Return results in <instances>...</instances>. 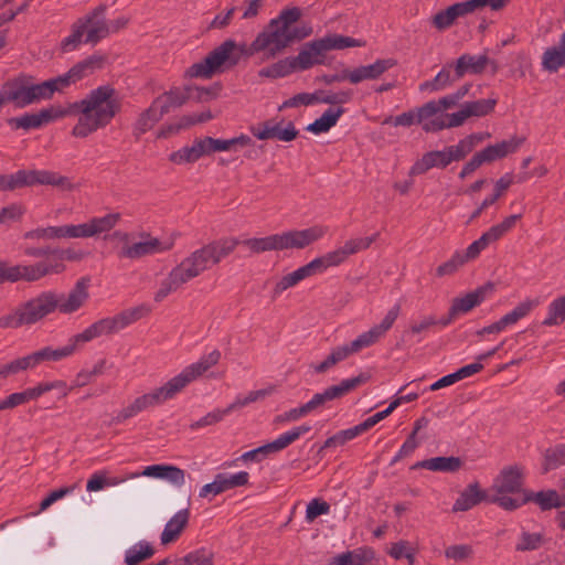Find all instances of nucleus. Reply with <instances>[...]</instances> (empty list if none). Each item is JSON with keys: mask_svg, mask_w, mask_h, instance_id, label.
I'll return each mask as SVG.
<instances>
[{"mask_svg": "<svg viewBox=\"0 0 565 565\" xmlns=\"http://www.w3.org/2000/svg\"><path fill=\"white\" fill-rule=\"evenodd\" d=\"M300 72L294 56H287L259 70L260 77L278 79L287 77L294 73Z\"/></svg>", "mask_w": 565, "mask_h": 565, "instance_id": "obj_30", "label": "nucleus"}, {"mask_svg": "<svg viewBox=\"0 0 565 565\" xmlns=\"http://www.w3.org/2000/svg\"><path fill=\"white\" fill-rule=\"evenodd\" d=\"M121 218L118 212H110L103 216H95L88 220L93 237H106L116 227Z\"/></svg>", "mask_w": 565, "mask_h": 565, "instance_id": "obj_37", "label": "nucleus"}, {"mask_svg": "<svg viewBox=\"0 0 565 565\" xmlns=\"http://www.w3.org/2000/svg\"><path fill=\"white\" fill-rule=\"evenodd\" d=\"M86 25L83 23H78V21L73 25L72 33L64 38L61 42V51L63 53H68L78 49V46L85 42Z\"/></svg>", "mask_w": 565, "mask_h": 565, "instance_id": "obj_51", "label": "nucleus"}, {"mask_svg": "<svg viewBox=\"0 0 565 565\" xmlns=\"http://www.w3.org/2000/svg\"><path fill=\"white\" fill-rule=\"evenodd\" d=\"M491 290L490 285H484L471 290L462 296L456 297L451 301V306L449 308V317L441 321L444 326L450 323L454 319L459 316L466 315L471 311L473 308L481 305L486 298L488 292Z\"/></svg>", "mask_w": 565, "mask_h": 565, "instance_id": "obj_19", "label": "nucleus"}, {"mask_svg": "<svg viewBox=\"0 0 565 565\" xmlns=\"http://www.w3.org/2000/svg\"><path fill=\"white\" fill-rule=\"evenodd\" d=\"M543 465L545 471L565 465V444L547 449L544 455Z\"/></svg>", "mask_w": 565, "mask_h": 565, "instance_id": "obj_57", "label": "nucleus"}, {"mask_svg": "<svg viewBox=\"0 0 565 565\" xmlns=\"http://www.w3.org/2000/svg\"><path fill=\"white\" fill-rule=\"evenodd\" d=\"M49 270L51 268L45 263L9 266L6 262L0 260V282L34 281L47 275Z\"/></svg>", "mask_w": 565, "mask_h": 565, "instance_id": "obj_18", "label": "nucleus"}, {"mask_svg": "<svg viewBox=\"0 0 565 565\" xmlns=\"http://www.w3.org/2000/svg\"><path fill=\"white\" fill-rule=\"evenodd\" d=\"M300 14L301 12L298 8L282 10L277 18L270 21V25L286 31L287 34H295L290 26L300 18Z\"/></svg>", "mask_w": 565, "mask_h": 565, "instance_id": "obj_52", "label": "nucleus"}, {"mask_svg": "<svg viewBox=\"0 0 565 565\" xmlns=\"http://www.w3.org/2000/svg\"><path fill=\"white\" fill-rule=\"evenodd\" d=\"M9 125L14 129H36L41 127L38 113H28L9 119Z\"/></svg>", "mask_w": 565, "mask_h": 565, "instance_id": "obj_62", "label": "nucleus"}, {"mask_svg": "<svg viewBox=\"0 0 565 565\" xmlns=\"http://www.w3.org/2000/svg\"><path fill=\"white\" fill-rule=\"evenodd\" d=\"M190 511L189 509H181L177 511L164 524L160 534V543L168 545L179 539L189 523Z\"/></svg>", "mask_w": 565, "mask_h": 565, "instance_id": "obj_26", "label": "nucleus"}, {"mask_svg": "<svg viewBox=\"0 0 565 565\" xmlns=\"http://www.w3.org/2000/svg\"><path fill=\"white\" fill-rule=\"evenodd\" d=\"M376 238L377 234L352 238L347 241L342 246L330 250L320 257L313 258L310 263L316 275L324 273L330 267L343 264L349 256L369 248Z\"/></svg>", "mask_w": 565, "mask_h": 565, "instance_id": "obj_12", "label": "nucleus"}, {"mask_svg": "<svg viewBox=\"0 0 565 565\" xmlns=\"http://www.w3.org/2000/svg\"><path fill=\"white\" fill-rule=\"evenodd\" d=\"M467 262L462 256L461 252H456L450 259L439 265L436 269V274L439 277L448 276L456 273Z\"/></svg>", "mask_w": 565, "mask_h": 565, "instance_id": "obj_63", "label": "nucleus"}, {"mask_svg": "<svg viewBox=\"0 0 565 565\" xmlns=\"http://www.w3.org/2000/svg\"><path fill=\"white\" fill-rule=\"evenodd\" d=\"M328 233V226H313L280 233L281 249H301L321 239Z\"/></svg>", "mask_w": 565, "mask_h": 565, "instance_id": "obj_17", "label": "nucleus"}, {"mask_svg": "<svg viewBox=\"0 0 565 565\" xmlns=\"http://www.w3.org/2000/svg\"><path fill=\"white\" fill-rule=\"evenodd\" d=\"M462 466V461L458 457H434L417 462L416 467L438 472H456Z\"/></svg>", "mask_w": 565, "mask_h": 565, "instance_id": "obj_33", "label": "nucleus"}, {"mask_svg": "<svg viewBox=\"0 0 565 565\" xmlns=\"http://www.w3.org/2000/svg\"><path fill=\"white\" fill-rule=\"evenodd\" d=\"M316 275L311 263L297 268L296 270L288 273L274 281L273 292L275 296L281 295L287 289L295 287L303 279Z\"/></svg>", "mask_w": 565, "mask_h": 565, "instance_id": "obj_27", "label": "nucleus"}, {"mask_svg": "<svg viewBox=\"0 0 565 565\" xmlns=\"http://www.w3.org/2000/svg\"><path fill=\"white\" fill-rule=\"evenodd\" d=\"M451 161H454L451 157V152L448 148L444 150L430 151L425 153L419 160H417L411 168V175L423 174L431 168H445Z\"/></svg>", "mask_w": 565, "mask_h": 565, "instance_id": "obj_25", "label": "nucleus"}, {"mask_svg": "<svg viewBox=\"0 0 565 565\" xmlns=\"http://www.w3.org/2000/svg\"><path fill=\"white\" fill-rule=\"evenodd\" d=\"M312 29L310 26L303 28L302 32L298 35L299 39L310 35ZM297 38V34H287L276 26L268 25L267 29L259 32L249 46V54H262L263 61L274 58L281 52L288 44Z\"/></svg>", "mask_w": 565, "mask_h": 565, "instance_id": "obj_10", "label": "nucleus"}, {"mask_svg": "<svg viewBox=\"0 0 565 565\" xmlns=\"http://www.w3.org/2000/svg\"><path fill=\"white\" fill-rule=\"evenodd\" d=\"M186 98H189L188 88L185 90L173 88L159 96L156 102L157 106H162L163 110L168 113L171 108L182 105Z\"/></svg>", "mask_w": 565, "mask_h": 565, "instance_id": "obj_49", "label": "nucleus"}, {"mask_svg": "<svg viewBox=\"0 0 565 565\" xmlns=\"http://www.w3.org/2000/svg\"><path fill=\"white\" fill-rule=\"evenodd\" d=\"M220 359L221 352L218 350H213L210 353L202 355L196 362L185 366L180 373L171 377L163 385L137 397L129 405L121 409L118 418L127 419L134 417L149 407L160 405L166 401L173 398L185 386L206 373L212 366L217 364Z\"/></svg>", "mask_w": 565, "mask_h": 565, "instance_id": "obj_2", "label": "nucleus"}, {"mask_svg": "<svg viewBox=\"0 0 565 565\" xmlns=\"http://www.w3.org/2000/svg\"><path fill=\"white\" fill-rule=\"evenodd\" d=\"M473 555V548L469 544H455L445 550V557L455 562H466Z\"/></svg>", "mask_w": 565, "mask_h": 565, "instance_id": "obj_60", "label": "nucleus"}, {"mask_svg": "<svg viewBox=\"0 0 565 565\" xmlns=\"http://www.w3.org/2000/svg\"><path fill=\"white\" fill-rule=\"evenodd\" d=\"M363 431L364 430H363L361 424H359V425H356L354 427L348 428V429L340 430V431H338L337 434H334L333 436L329 437L326 440L324 447L326 448H330V447L342 446L345 443H348V441L354 439L355 437H358Z\"/></svg>", "mask_w": 565, "mask_h": 565, "instance_id": "obj_54", "label": "nucleus"}, {"mask_svg": "<svg viewBox=\"0 0 565 565\" xmlns=\"http://www.w3.org/2000/svg\"><path fill=\"white\" fill-rule=\"evenodd\" d=\"M221 92L220 84H213L206 87L195 86L188 88L189 98L196 99L201 103H206L217 98Z\"/></svg>", "mask_w": 565, "mask_h": 565, "instance_id": "obj_55", "label": "nucleus"}, {"mask_svg": "<svg viewBox=\"0 0 565 565\" xmlns=\"http://www.w3.org/2000/svg\"><path fill=\"white\" fill-rule=\"evenodd\" d=\"M3 89L7 102H11L20 108L47 99L56 92L52 78L39 84L18 78L7 83Z\"/></svg>", "mask_w": 565, "mask_h": 565, "instance_id": "obj_9", "label": "nucleus"}, {"mask_svg": "<svg viewBox=\"0 0 565 565\" xmlns=\"http://www.w3.org/2000/svg\"><path fill=\"white\" fill-rule=\"evenodd\" d=\"M524 138L520 136H512L507 140L489 145L484 149L480 150V154L486 163H490L508 157L518 151L523 145Z\"/></svg>", "mask_w": 565, "mask_h": 565, "instance_id": "obj_23", "label": "nucleus"}, {"mask_svg": "<svg viewBox=\"0 0 565 565\" xmlns=\"http://www.w3.org/2000/svg\"><path fill=\"white\" fill-rule=\"evenodd\" d=\"M25 238L30 239H56V238H65L64 237V225L62 226H47L42 228H36L33 231H29L25 233Z\"/></svg>", "mask_w": 565, "mask_h": 565, "instance_id": "obj_58", "label": "nucleus"}, {"mask_svg": "<svg viewBox=\"0 0 565 565\" xmlns=\"http://www.w3.org/2000/svg\"><path fill=\"white\" fill-rule=\"evenodd\" d=\"M487 64V56L483 54L479 55H461L455 65V72L457 78L462 77L467 73L478 74L482 72Z\"/></svg>", "mask_w": 565, "mask_h": 565, "instance_id": "obj_34", "label": "nucleus"}, {"mask_svg": "<svg viewBox=\"0 0 565 565\" xmlns=\"http://www.w3.org/2000/svg\"><path fill=\"white\" fill-rule=\"evenodd\" d=\"M351 92L349 90H318L316 92V104L342 105L351 100Z\"/></svg>", "mask_w": 565, "mask_h": 565, "instance_id": "obj_53", "label": "nucleus"}, {"mask_svg": "<svg viewBox=\"0 0 565 565\" xmlns=\"http://www.w3.org/2000/svg\"><path fill=\"white\" fill-rule=\"evenodd\" d=\"M342 114V108H329L313 122L309 124L306 129L313 135L324 134L337 125Z\"/></svg>", "mask_w": 565, "mask_h": 565, "instance_id": "obj_36", "label": "nucleus"}, {"mask_svg": "<svg viewBox=\"0 0 565 565\" xmlns=\"http://www.w3.org/2000/svg\"><path fill=\"white\" fill-rule=\"evenodd\" d=\"M226 143H228V151H237L238 149L246 148L245 157L247 159H255L258 156L255 141L245 134L226 139Z\"/></svg>", "mask_w": 565, "mask_h": 565, "instance_id": "obj_48", "label": "nucleus"}, {"mask_svg": "<svg viewBox=\"0 0 565 565\" xmlns=\"http://www.w3.org/2000/svg\"><path fill=\"white\" fill-rule=\"evenodd\" d=\"M166 114L162 106H157V102L154 100L151 106L141 114L136 122V130L140 134H143L150 130Z\"/></svg>", "mask_w": 565, "mask_h": 565, "instance_id": "obj_45", "label": "nucleus"}, {"mask_svg": "<svg viewBox=\"0 0 565 565\" xmlns=\"http://www.w3.org/2000/svg\"><path fill=\"white\" fill-rule=\"evenodd\" d=\"M524 469L519 465L504 467L494 478L490 488L491 502L504 510L513 511L524 505Z\"/></svg>", "mask_w": 565, "mask_h": 565, "instance_id": "obj_5", "label": "nucleus"}, {"mask_svg": "<svg viewBox=\"0 0 565 565\" xmlns=\"http://www.w3.org/2000/svg\"><path fill=\"white\" fill-rule=\"evenodd\" d=\"M252 134L258 140L276 139L284 142L295 140L299 134L295 124L285 119H269L252 128Z\"/></svg>", "mask_w": 565, "mask_h": 565, "instance_id": "obj_16", "label": "nucleus"}, {"mask_svg": "<svg viewBox=\"0 0 565 565\" xmlns=\"http://www.w3.org/2000/svg\"><path fill=\"white\" fill-rule=\"evenodd\" d=\"M154 554V548L150 542L140 540L125 552V563L127 565H137L140 562L150 558Z\"/></svg>", "mask_w": 565, "mask_h": 565, "instance_id": "obj_39", "label": "nucleus"}, {"mask_svg": "<svg viewBox=\"0 0 565 565\" xmlns=\"http://www.w3.org/2000/svg\"><path fill=\"white\" fill-rule=\"evenodd\" d=\"M175 565H214V563L210 552L198 550L180 558Z\"/></svg>", "mask_w": 565, "mask_h": 565, "instance_id": "obj_59", "label": "nucleus"}, {"mask_svg": "<svg viewBox=\"0 0 565 565\" xmlns=\"http://www.w3.org/2000/svg\"><path fill=\"white\" fill-rule=\"evenodd\" d=\"M395 65L396 61L393 58H377L371 64L347 70L348 82L356 85L364 81L379 79L386 71Z\"/></svg>", "mask_w": 565, "mask_h": 565, "instance_id": "obj_20", "label": "nucleus"}, {"mask_svg": "<svg viewBox=\"0 0 565 565\" xmlns=\"http://www.w3.org/2000/svg\"><path fill=\"white\" fill-rule=\"evenodd\" d=\"M88 72H92L86 67V64L82 61L74 65L66 74L52 78L54 82V86L56 92L62 89L63 87L68 86L71 83H74L82 77H84Z\"/></svg>", "mask_w": 565, "mask_h": 565, "instance_id": "obj_47", "label": "nucleus"}, {"mask_svg": "<svg viewBox=\"0 0 565 565\" xmlns=\"http://www.w3.org/2000/svg\"><path fill=\"white\" fill-rule=\"evenodd\" d=\"M243 49L244 45L238 46L235 41L226 40L210 52L205 58L188 67L184 75L189 78H210L225 68L236 65L239 60L236 52L243 51Z\"/></svg>", "mask_w": 565, "mask_h": 565, "instance_id": "obj_7", "label": "nucleus"}, {"mask_svg": "<svg viewBox=\"0 0 565 565\" xmlns=\"http://www.w3.org/2000/svg\"><path fill=\"white\" fill-rule=\"evenodd\" d=\"M369 375L366 374H359L356 376L344 379L339 384L332 385L326 388V392L329 396L330 401H333L335 398H340L341 396L345 395L350 391L354 390L359 385L367 382Z\"/></svg>", "mask_w": 565, "mask_h": 565, "instance_id": "obj_42", "label": "nucleus"}, {"mask_svg": "<svg viewBox=\"0 0 565 565\" xmlns=\"http://www.w3.org/2000/svg\"><path fill=\"white\" fill-rule=\"evenodd\" d=\"M484 492L477 483L468 486L454 503L455 512L468 511L484 499Z\"/></svg>", "mask_w": 565, "mask_h": 565, "instance_id": "obj_35", "label": "nucleus"}, {"mask_svg": "<svg viewBox=\"0 0 565 565\" xmlns=\"http://www.w3.org/2000/svg\"><path fill=\"white\" fill-rule=\"evenodd\" d=\"M74 113V106L72 104L68 105H51L49 107L42 108L38 111L41 127L54 121H57L62 118H65Z\"/></svg>", "mask_w": 565, "mask_h": 565, "instance_id": "obj_44", "label": "nucleus"}, {"mask_svg": "<svg viewBox=\"0 0 565 565\" xmlns=\"http://www.w3.org/2000/svg\"><path fill=\"white\" fill-rule=\"evenodd\" d=\"M310 429L311 427L309 425H301L292 427L291 429L280 434L273 441L265 444L269 455L284 450L289 445L298 440L302 435L307 434Z\"/></svg>", "mask_w": 565, "mask_h": 565, "instance_id": "obj_32", "label": "nucleus"}, {"mask_svg": "<svg viewBox=\"0 0 565 565\" xmlns=\"http://www.w3.org/2000/svg\"><path fill=\"white\" fill-rule=\"evenodd\" d=\"M523 500L524 504L530 501L535 502L542 510L565 507V495L558 494L555 490L539 492L527 490L523 493Z\"/></svg>", "mask_w": 565, "mask_h": 565, "instance_id": "obj_29", "label": "nucleus"}, {"mask_svg": "<svg viewBox=\"0 0 565 565\" xmlns=\"http://www.w3.org/2000/svg\"><path fill=\"white\" fill-rule=\"evenodd\" d=\"M326 52L332 50H344L348 47H361L365 45L363 40L341 34H328L321 38Z\"/></svg>", "mask_w": 565, "mask_h": 565, "instance_id": "obj_43", "label": "nucleus"}, {"mask_svg": "<svg viewBox=\"0 0 565 565\" xmlns=\"http://www.w3.org/2000/svg\"><path fill=\"white\" fill-rule=\"evenodd\" d=\"M35 184L56 185L63 189L71 186L66 178L46 170H19L12 174L0 175V191Z\"/></svg>", "mask_w": 565, "mask_h": 565, "instance_id": "obj_11", "label": "nucleus"}, {"mask_svg": "<svg viewBox=\"0 0 565 565\" xmlns=\"http://www.w3.org/2000/svg\"><path fill=\"white\" fill-rule=\"evenodd\" d=\"M452 83V78L450 76V72L446 68H443L437 73L433 81L424 82L419 85V89L422 92H438L446 87H448Z\"/></svg>", "mask_w": 565, "mask_h": 565, "instance_id": "obj_56", "label": "nucleus"}, {"mask_svg": "<svg viewBox=\"0 0 565 565\" xmlns=\"http://www.w3.org/2000/svg\"><path fill=\"white\" fill-rule=\"evenodd\" d=\"M565 322V295L554 298L547 306L543 326L557 327Z\"/></svg>", "mask_w": 565, "mask_h": 565, "instance_id": "obj_41", "label": "nucleus"}, {"mask_svg": "<svg viewBox=\"0 0 565 565\" xmlns=\"http://www.w3.org/2000/svg\"><path fill=\"white\" fill-rule=\"evenodd\" d=\"M89 288V278L82 277L68 291H55L57 311L62 315H72L84 308L90 298Z\"/></svg>", "mask_w": 565, "mask_h": 565, "instance_id": "obj_14", "label": "nucleus"}, {"mask_svg": "<svg viewBox=\"0 0 565 565\" xmlns=\"http://www.w3.org/2000/svg\"><path fill=\"white\" fill-rule=\"evenodd\" d=\"M326 50L321 39L306 43L298 55L294 56L299 71L308 70L315 65L322 64L326 57Z\"/></svg>", "mask_w": 565, "mask_h": 565, "instance_id": "obj_24", "label": "nucleus"}, {"mask_svg": "<svg viewBox=\"0 0 565 565\" xmlns=\"http://www.w3.org/2000/svg\"><path fill=\"white\" fill-rule=\"evenodd\" d=\"M111 237L120 244L119 257L130 260L166 253L174 246L175 242L173 235L157 237L145 231L134 233L115 231Z\"/></svg>", "mask_w": 565, "mask_h": 565, "instance_id": "obj_4", "label": "nucleus"}, {"mask_svg": "<svg viewBox=\"0 0 565 565\" xmlns=\"http://www.w3.org/2000/svg\"><path fill=\"white\" fill-rule=\"evenodd\" d=\"M78 119L72 134L77 138H86L106 127L119 111L120 104L116 92L108 85L93 89L85 98L73 103Z\"/></svg>", "mask_w": 565, "mask_h": 565, "instance_id": "obj_3", "label": "nucleus"}, {"mask_svg": "<svg viewBox=\"0 0 565 565\" xmlns=\"http://www.w3.org/2000/svg\"><path fill=\"white\" fill-rule=\"evenodd\" d=\"M76 349H77V345L74 342V339L72 337L70 339L68 343L63 347H58V348L44 347V348L40 349L39 352L41 354L43 363L44 362H57V361H61V360L72 355L76 351Z\"/></svg>", "mask_w": 565, "mask_h": 565, "instance_id": "obj_46", "label": "nucleus"}, {"mask_svg": "<svg viewBox=\"0 0 565 565\" xmlns=\"http://www.w3.org/2000/svg\"><path fill=\"white\" fill-rule=\"evenodd\" d=\"M56 310L55 291H42L0 317V328L18 329L22 326H31Z\"/></svg>", "mask_w": 565, "mask_h": 565, "instance_id": "obj_6", "label": "nucleus"}, {"mask_svg": "<svg viewBox=\"0 0 565 565\" xmlns=\"http://www.w3.org/2000/svg\"><path fill=\"white\" fill-rule=\"evenodd\" d=\"M280 234L265 237L238 239L225 237L202 246L192 252L171 269L169 275L160 282L154 294L156 301H162L168 295L177 291L181 286L198 277L205 270L218 264L230 255L238 244L244 245L252 253L281 250Z\"/></svg>", "mask_w": 565, "mask_h": 565, "instance_id": "obj_1", "label": "nucleus"}, {"mask_svg": "<svg viewBox=\"0 0 565 565\" xmlns=\"http://www.w3.org/2000/svg\"><path fill=\"white\" fill-rule=\"evenodd\" d=\"M216 478L218 480L222 492L245 486L248 482L249 475L246 471H238L235 473L222 472L217 473Z\"/></svg>", "mask_w": 565, "mask_h": 565, "instance_id": "obj_50", "label": "nucleus"}, {"mask_svg": "<svg viewBox=\"0 0 565 565\" xmlns=\"http://www.w3.org/2000/svg\"><path fill=\"white\" fill-rule=\"evenodd\" d=\"M330 512V504L320 499H312L308 502L306 508V521L311 523L320 515H326Z\"/></svg>", "mask_w": 565, "mask_h": 565, "instance_id": "obj_64", "label": "nucleus"}, {"mask_svg": "<svg viewBox=\"0 0 565 565\" xmlns=\"http://www.w3.org/2000/svg\"><path fill=\"white\" fill-rule=\"evenodd\" d=\"M375 559L372 548H355L333 556L327 565H363Z\"/></svg>", "mask_w": 565, "mask_h": 565, "instance_id": "obj_28", "label": "nucleus"}, {"mask_svg": "<svg viewBox=\"0 0 565 565\" xmlns=\"http://www.w3.org/2000/svg\"><path fill=\"white\" fill-rule=\"evenodd\" d=\"M565 64V32L558 45L547 47L542 55V67L551 73L558 71Z\"/></svg>", "mask_w": 565, "mask_h": 565, "instance_id": "obj_31", "label": "nucleus"}, {"mask_svg": "<svg viewBox=\"0 0 565 565\" xmlns=\"http://www.w3.org/2000/svg\"><path fill=\"white\" fill-rule=\"evenodd\" d=\"M448 103L444 102V98L438 100H430L419 107V124L426 132H436L443 129L450 128L449 115L447 113L451 109Z\"/></svg>", "mask_w": 565, "mask_h": 565, "instance_id": "obj_15", "label": "nucleus"}, {"mask_svg": "<svg viewBox=\"0 0 565 565\" xmlns=\"http://www.w3.org/2000/svg\"><path fill=\"white\" fill-rule=\"evenodd\" d=\"M418 552V546L415 543H412L406 540H401L391 544L387 550V554L398 561L402 558H406L408 565H415L416 554Z\"/></svg>", "mask_w": 565, "mask_h": 565, "instance_id": "obj_40", "label": "nucleus"}, {"mask_svg": "<svg viewBox=\"0 0 565 565\" xmlns=\"http://www.w3.org/2000/svg\"><path fill=\"white\" fill-rule=\"evenodd\" d=\"M139 477L163 480L175 488H181L185 483V472L173 465H151L147 466L141 472H136Z\"/></svg>", "mask_w": 565, "mask_h": 565, "instance_id": "obj_21", "label": "nucleus"}, {"mask_svg": "<svg viewBox=\"0 0 565 565\" xmlns=\"http://www.w3.org/2000/svg\"><path fill=\"white\" fill-rule=\"evenodd\" d=\"M78 23L86 25L85 30V42L97 43L108 34V26L104 19H99L97 15L87 17L85 20H79Z\"/></svg>", "mask_w": 565, "mask_h": 565, "instance_id": "obj_38", "label": "nucleus"}, {"mask_svg": "<svg viewBox=\"0 0 565 565\" xmlns=\"http://www.w3.org/2000/svg\"><path fill=\"white\" fill-rule=\"evenodd\" d=\"M138 478L137 473L129 472L122 476L111 475L107 469H100L95 471L86 483L87 492H98L106 488L117 487L124 482Z\"/></svg>", "mask_w": 565, "mask_h": 565, "instance_id": "obj_22", "label": "nucleus"}, {"mask_svg": "<svg viewBox=\"0 0 565 565\" xmlns=\"http://www.w3.org/2000/svg\"><path fill=\"white\" fill-rule=\"evenodd\" d=\"M399 312L401 306L398 303H395L392 308L388 309L385 317L379 324L373 326L369 330L359 334L354 340L347 343L351 353H359L363 349L370 348L374 345L376 342H379L393 327Z\"/></svg>", "mask_w": 565, "mask_h": 565, "instance_id": "obj_13", "label": "nucleus"}, {"mask_svg": "<svg viewBox=\"0 0 565 565\" xmlns=\"http://www.w3.org/2000/svg\"><path fill=\"white\" fill-rule=\"evenodd\" d=\"M146 311L147 309L140 306L127 309L114 317L103 318L88 326L82 332L73 335L74 342L78 347L79 344L89 342L99 337L116 333L137 321Z\"/></svg>", "mask_w": 565, "mask_h": 565, "instance_id": "obj_8", "label": "nucleus"}, {"mask_svg": "<svg viewBox=\"0 0 565 565\" xmlns=\"http://www.w3.org/2000/svg\"><path fill=\"white\" fill-rule=\"evenodd\" d=\"M169 160L174 164L193 163L199 160L194 142L185 146L169 156Z\"/></svg>", "mask_w": 565, "mask_h": 565, "instance_id": "obj_61", "label": "nucleus"}]
</instances>
